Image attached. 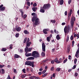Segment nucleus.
<instances>
[{"mask_svg":"<svg viewBox=\"0 0 79 79\" xmlns=\"http://www.w3.org/2000/svg\"><path fill=\"white\" fill-rule=\"evenodd\" d=\"M36 15V14L34 12L31 14V15L34 16L32 18L31 21L33 23V26L34 27H35L36 26H37L39 24V23H40L39 19L37 18V16L36 15Z\"/></svg>","mask_w":79,"mask_h":79,"instance_id":"obj_1","label":"nucleus"},{"mask_svg":"<svg viewBox=\"0 0 79 79\" xmlns=\"http://www.w3.org/2000/svg\"><path fill=\"white\" fill-rule=\"evenodd\" d=\"M32 56H33L35 58H37L39 57H40V54L37 51H34L32 52Z\"/></svg>","mask_w":79,"mask_h":79,"instance_id":"obj_2","label":"nucleus"},{"mask_svg":"<svg viewBox=\"0 0 79 79\" xmlns=\"http://www.w3.org/2000/svg\"><path fill=\"white\" fill-rule=\"evenodd\" d=\"M42 48L43 52L41 53V56L44 57V56H45V43H44L42 44Z\"/></svg>","mask_w":79,"mask_h":79,"instance_id":"obj_3","label":"nucleus"},{"mask_svg":"<svg viewBox=\"0 0 79 79\" xmlns=\"http://www.w3.org/2000/svg\"><path fill=\"white\" fill-rule=\"evenodd\" d=\"M34 61L31 62V61H27L25 62V65L30 66H31L32 68H34Z\"/></svg>","mask_w":79,"mask_h":79,"instance_id":"obj_4","label":"nucleus"},{"mask_svg":"<svg viewBox=\"0 0 79 79\" xmlns=\"http://www.w3.org/2000/svg\"><path fill=\"white\" fill-rule=\"evenodd\" d=\"M50 7V4L49 3L46 4L44 5L43 8L44 10H48Z\"/></svg>","mask_w":79,"mask_h":79,"instance_id":"obj_5","label":"nucleus"},{"mask_svg":"<svg viewBox=\"0 0 79 79\" xmlns=\"http://www.w3.org/2000/svg\"><path fill=\"white\" fill-rule=\"evenodd\" d=\"M64 32L65 33H69V26L68 25L67 26H65L64 28Z\"/></svg>","mask_w":79,"mask_h":79,"instance_id":"obj_6","label":"nucleus"},{"mask_svg":"<svg viewBox=\"0 0 79 79\" xmlns=\"http://www.w3.org/2000/svg\"><path fill=\"white\" fill-rule=\"evenodd\" d=\"M74 20L73 19V17H72L71 19V22H70L72 29H73V26H74Z\"/></svg>","mask_w":79,"mask_h":79,"instance_id":"obj_7","label":"nucleus"},{"mask_svg":"<svg viewBox=\"0 0 79 79\" xmlns=\"http://www.w3.org/2000/svg\"><path fill=\"white\" fill-rule=\"evenodd\" d=\"M3 6V5L2 4L0 6V11H3L5 10V7Z\"/></svg>","mask_w":79,"mask_h":79,"instance_id":"obj_8","label":"nucleus"},{"mask_svg":"<svg viewBox=\"0 0 79 79\" xmlns=\"http://www.w3.org/2000/svg\"><path fill=\"white\" fill-rule=\"evenodd\" d=\"M50 30L48 28L44 29L43 30V33L45 34H47V32H48Z\"/></svg>","mask_w":79,"mask_h":79,"instance_id":"obj_9","label":"nucleus"},{"mask_svg":"<svg viewBox=\"0 0 79 79\" xmlns=\"http://www.w3.org/2000/svg\"><path fill=\"white\" fill-rule=\"evenodd\" d=\"M15 30L18 32H20V31H21V28L19 27H15Z\"/></svg>","mask_w":79,"mask_h":79,"instance_id":"obj_10","label":"nucleus"},{"mask_svg":"<svg viewBox=\"0 0 79 79\" xmlns=\"http://www.w3.org/2000/svg\"><path fill=\"white\" fill-rule=\"evenodd\" d=\"M79 47L78 48V49L76 52V54H75V56L76 57H77V56H78V55L79 54Z\"/></svg>","mask_w":79,"mask_h":79,"instance_id":"obj_11","label":"nucleus"},{"mask_svg":"<svg viewBox=\"0 0 79 79\" xmlns=\"http://www.w3.org/2000/svg\"><path fill=\"white\" fill-rule=\"evenodd\" d=\"M14 57L15 58H20V56L17 54H15L14 55Z\"/></svg>","mask_w":79,"mask_h":79,"instance_id":"obj_12","label":"nucleus"},{"mask_svg":"<svg viewBox=\"0 0 79 79\" xmlns=\"http://www.w3.org/2000/svg\"><path fill=\"white\" fill-rule=\"evenodd\" d=\"M40 12L41 13H45V9H44L43 8H41L40 10Z\"/></svg>","mask_w":79,"mask_h":79,"instance_id":"obj_13","label":"nucleus"},{"mask_svg":"<svg viewBox=\"0 0 79 79\" xmlns=\"http://www.w3.org/2000/svg\"><path fill=\"white\" fill-rule=\"evenodd\" d=\"M27 53H26V52L25 54V55L27 57H28V56H31V55H32V54L31 53H29L27 54Z\"/></svg>","mask_w":79,"mask_h":79,"instance_id":"obj_14","label":"nucleus"},{"mask_svg":"<svg viewBox=\"0 0 79 79\" xmlns=\"http://www.w3.org/2000/svg\"><path fill=\"white\" fill-rule=\"evenodd\" d=\"M28 49H29V48L27 47H26L25 49V52H26V54L27 53V52H28Z\"/></svg>","mask_w":79,"mask_h":79,"instance_id":"obj_15","label":"nucleus"},{"mask_svg":"<svg viewBox=\"0 0 79 79\" xmlns=\"http://www.w3.org/2000/svg\"><path fill=\"white\" fill-rule=\"evenodd\" d=\"M32 10L34 12L36 11V10H37V7H33L32 8Z\"/></svg>","mask_w":79,"mask_h":79,"instance_id":"obj_16","label":"nucleus"},{"mask_svg":"<svg viewBox=\"0 0 79 79\" xmlns=\"http://www.w3.org/2000/svg\"><path fill=\"white\" fill-rule=\"evenodd\" d=\"M5 70H4V69H1V72L0 73H1V74H5Z\"/></svg>","mask_w":79,"mask_h":79,"instance_id":"obj_17","label":"nucleus"},{"mask_svg":"<svg viewBox=\"0 0 79 79\" xmlns=\"http://www.w3.org/2000/svg\"><path fill=\"white\" fill-rule=\"evenodd\" d=\"M24 33L25 34H29V33L26 30H25L23 31Z\"/></svg>","mask_w":79,"mask_h":79,"instance_id":"obj_18","label":"nucleus"},{"mask_svg":"<svg viewBox=\"0 0 79 79\" xmlns=\"http://www.w3.org/2000/svg\"><path fill=\"white\" fill-rule=\"evenodd\" d=\"M27 60H34V58L33 57H30L27 58Z\"/></svg>","mask_w":79,"mask_h":79,"instance_id":"obj_19","label":"nucleus"},{"mask_svg":"<svg viewBox=\"0 0 79 79\" xmlns=\"http://www.w3.org/2000/svg\"><path fill=\"white\" fill-rule=\"evenodd\" d=\"M56 39L57 40H60V35H56Z\"/></svg>","mask_w":79,"mask_h":79,"instance_id":"obj_20","label":"nucleus"},{"mask_svg":"<svg viewBox=\"0 0 79 79\" xmlns=\"http://www.w3.org/2000/svg\"><path fill=\"white\" fill-rule=\"evenodd\" d=\"M20 11L21 13V16L22 17L23 16V15H24V12L23 11V10L21 9H20L19 10Z\"/></svg>","mask_w":79,"mask_h":79,"instance_id":"obj_21","label":"nucleus"},{"mask_svg":"<svg viewBox=\"0 0 79 79\" xmlns=\"http://www.w3.org/2000/svg\"><path fill=\"white\" fill-rule=\"evenodd\" d=\"M36 77V76H32L29 77V79H34V78H35Z\"/></svg>","mask_w":79,"mask_h":79,"instance_id":"obj_22","label":"nucleus"},{"mask_svg":"<svg viewBox=\"0 0 79 79\" xmlns=\"http://www.w3.org/2000/svg\"><path fill=\"white\" fill-rule=\"evenodd\" d=\"M54 60V62L56 63H57L58 61V59L57 58H56Z\"/></svg>","mask_w":79,"mask_h":79,"instance_id":"obj_23","label":"nucleus"},{"mask_svg":"<svg viewBox=\"0 0 79 79\" xmlns=\"http://www.w3.org/2000/svg\"><path fill=\"white\" fill-rule=\"evenodd\" d=\"M64 2V1L63 0H61L60 2V5H63V3Z\"/></svg>","mask_w":79,"mask_h":79,"instance_id":"obj_24","label":"nucleus"},{"mask_svg":"<svg viewBox=\"0 0 79 79\" xmlns=\"http://www.w3.org/2000/svg\"><path fill=\"white\" fill-rule=\"evenodd\" d=\"M72 12H73V10H72V9H71L70 10V13L69 14V16H71V15H72Z\"/></svg>","mask_w":79,"mask_h":79,"instance_id":"obj_25","label":"nucleus"},{"mask_svg":"<svg viewBox=\"0 0 79 79\" xmlns=\"http://www.w3.org/2000/svg\"><path fill=\"white\" fill-rule=\"evenodd\" d=\"M27 41V37H26L23 40V43L25 44Z\"/></svg>","mask_w":79,"mask_h":79,"instance_id":"obj_26","label":"nucleus"},{"mask_svg":"<svg viewBox=\"0 0 79 79\" xmlns=\"http://www.w3.org/2000/svg\"><path fill=\"white\" fill-rule=\"evenodd\" d=\"M48 74V73H46L42 75V77H45V76H47V75Z\"/></svg>","mask_w":79,"mask_h":79,"instance_id":"obj_27","label":"nucleus"},{"mask_svg":"<svg viewBox=\"0 0 79 79\" xmlns=\"http://www.w3.org/2000/svg\"><path fill=\"white\" fill-rule=\"evenodd\" d=\"M51 22L52 23H56V20H51Z\"/></svg>","mask_w":79,"mask_h":79,"instance_id":"obj_28","label":"nucleus"},{"mask_svg":"<svg viewBox=\"0 0 79 79\" xmlns=\"http://www.w3.org/2000/svg\"><path fill=\"white\" fill-rule=\"evenodd\" d=\"M22 17L24 19H25L27 17V15L25 14L24 16L23 15Z\"/></svg>","mask_w":79,"mask_h":79,"instance_id":"obj_29","label":"nucleus"},{"mask_svg":"<svg viewBox=\"0 0 79 79\" xmlns=\"http://www.w3.org/2000/svg\"><path fill=\"white\" fill-rule=\"evenodd\" d=\"M27 5H28L29 6H31V3H30V2H29V1L27 2Z\"/></svg>","mask_w":79,"mask_h":79,"instance_id":"obj_30","label":"nucleus"},{"mask_svg":"<svg viewBox=\"0 0 79 79\" xmlns=\"http://www.w3.org/2000/svg\"><path fill=\"white\" fill-rule=\"evenodd\" d=\"M32 48H29L28 49V52H30L32 50Z\"/></svg>","mask_w":79,"mask_h":79,"instance_id":"obj_31","label":"nucleus"},{"mask_svg":"<svg viewBox=\"0 0 79 79\" xmlns=\"http://www.w3.org/2000/svg\"><path fill=\"white\" fill-rule=\"evenodd\" d=\"M5 65H1L0 64V68H2L4 67H5Z\"/></svg>","mask_w":79,"mask_h":79,"instance_id":"obj_32","label":"nucleus"},{"mask_svg":"<svg viewBox=\"0 0 79 79\" xmlns=\"http://www.w3.org/2000/svg\"><path fill=\"white\" fill-rule=\"evenodd\" d=\"M56 71H57L59 72V71H60V70H61V69L60 68H57V69H56Z\"/></svg>","mask_w":79,"mask_h":79,"instance_id":"obj_33","label":"nucleus"},{"mask_svg":"<svg viewBox=\"0 0 79 79\" xmlns=\"http://www.w3.org/2000/svg\"><path fill=\"white\" fill-rule=\"evenodd\" d=\"M19 33H17L15 35V37H16L18 38L19 37Z\"/></svg>","mask_w":79,"mask_h":79,"instance_id":"obj_34","label":"nucleus"},{"mask_svg":"<svg viewBox=\"0 0 79 79\" xmlns=\"http://www.w3.org/2000/svg\"><path fill=\"white\" fill-rule=\"evenodd\" d=\"M26 76V75H23L21 76L22 78H23V79H24L25 78V77Z\"/></svg>","mask_w":79,"mask_h":79,"instance_id":"obj_35","label":"nucleus"},{"mask_svg":"<svg viewBox=\"0 0 79 79\" xmlns=\"http://www.w3.org/2000/svg\"><path fill=\"white\" fill-rule=\"evenodd\" d=\"M6 50H7V49L5 48H2V51H3V52H5Z\"/></svg>","mask_w":79,"mask_h":79,"instance_id":"obj_36","label":"nucleus"},{"mask_svg":"<svg viewBox=\"0 0 79 79\" xmlns=\"http://www.w3.org/2000/svg\"><path fill=\"white\" fill-rule=\"evenodd\" d=\"M37 6V3L36 2H35L33 4V6L34 7H35Z\"/></svg>","mask_w":79,"mask_h":79,"instance_id":"obj_37","label":"nucleus"},{"mask_svg":"<svg viewBox=\"0 0 79 79\" xmlns=\"http://www.w3.org/2000/svg\"><path fill=\"white\" fill-rule=\"evenodd\" d=\"M48 59H45L43 61V63H45V62H47V61H48Z\"/></svg>","mask_w":79,"mask_h":79,"instance_id":"obj_38","label":"nucleus"},{"mask_svg":"<svg viewBox=\"0 0 79 79\" xmlns=\"http://www.w3.org/2000/svg\"><path fill=\"white\" fill-rule=\"evenodd\" d=\"M30 45L29 42H27V47H30Z\"/></svg>","mask_w":79,"mask_h":79,"instance_id":"obj_39","label":"nucleus"},{"mask_svg":"<svg viewBox=\"0 0 79 79\" xmlns=\"http://www.w3.org/2000/svg\"><path fill=\"white\" fill-rule=\"evenodd\" d=\"M47 41H48V42H50V37H47Z\"/></svg>","mask_w":79,"mask_h":79,"instance_id":"obj_40","label":"nucleus"},{"mask_svg":"<svg viewBox=\"0 0 79 79\" xmlns=\"http://www.w3.org/2000/svg\"><path fill=\"white\" fill-rule=\"evenodd\" d=\"M74 41H73L72 42V46L73 47L74 46Z\"/></svg>","mask_w":79,"mask_h":79,"instance_id":"obj_41","label":"nucleus"},{"mask_svg":"<svg viewBox=\"0 0 79 79\" xmlns=\"http://www.w3.org/2000/svg\"><path fill=\"white\" fill-rule=\"evenodd\" d=\"M55 63V61L54 60H52L51 61V64H54V63Z\"/></svg>","mask_w":79,"mask_h":79,"instance_id":"obj_42","label":"nucleus"},{"mask_svg":"<svg viewBox=\"0 0 79 79\" xmlns=\"http://www.w3.org/2000/svg\"><path fill=\"white\" fill-rule=\"evenodd\" d=\"M75 76H76V77H77V76H78V73H77L76 72L75 73Z\"/></svg>","mask_w":79,"mask_h":79,"instance_id":"obj_43","label":"nucleus"},{"mask_svg":"<svg viewBox=\"0 0 79 79\" xmlns=\"http://www.w3.org/2000/svg\"><path fill=\"white\" fill-rule=\"evenodd\" d=\"M69 36H67V37L66 42H68L69 41Z\"/></svg>","mask_w":79,"mask_h":79,"instance_id":"obj_44","label":"nucleus"},{"mask_svg":"<svg viewBox=\"0 0 79 79\" xmlns=\"http://www.w3.org/2000/svg\"><path fill=\"white\" fill-rule=\"evenodd\" d=\"M22 71L23 72V73H26V69H23L22 70Z\"/></svg>","mask_w":79,"mask_h":79,"instance_id":"obj_45","label":"nucleus"},{"mask_svg":"<svg viewBox=\"0 0 79 79\" xmlns=\"http://www.w3.org/2000/svg\"><path fill=\"white\" fill-rule=\"evenodd\" d=\"M46 71H47V70H44V71H43L42 72V74H45V73Z\"/></svg>","mask_w":79,"mask_h":79,"instance_id":"obj_46","label":"nucleus"},{"mask_svg":"<svg viewBox=\"0 0 79 79\" xmlns=\"http://www.w3.org/2000/svg\"><path fill=\"white\" fill-rule=\"evenodd\" d=\"M76 62H77V59H75L74 61V64H76Z\"/></svg>","mask_w":79,"mask_h":79,"instance_id":"obj_47","label":"nucleus"},{"mask_svg":"<svg viewBox=\"0 0 79 79\" xmlns=\"http://www.w3.org/2000/svg\"><path fill=\"white\" fill-rule=\"evenodd\" d=\"M14 73H16L17 71H16V69H14Z\"/></svg>","mask_w":79,"mask_h":79,"instance_id":"obj_48","label":"nucleus"},{"mask_svg":"<svg viewBox=\"0 0 79 79\" xmlns=\"http://www.w3.org/2000/svg\"><path fill=\"white\" fill-rule=\"evenodd\" d=\"M73 36L72 35L71 37H70V40H73Z\"/></svg>","mask_w":79,"mask_h":79,"instance_id":"obj_49","label":"nucleus"},{"mask_svg":"<svg viewBox=\"0 0 79 79\" xmlns=\"http://www.w3.org/2000/svg\"><path fill=\"white\" fill-rule=\"evenodd\" d=\"M68 61V59H67L64 60L63 63L64 64L65 63H66V61Z\"/></svg>","mask_w":79,"mask_h":79,"instance_id":"obj_50","label":"nucleus"},{"mask_svg":"<svg viewBox=\"0 0 79 79\" xmlns=\"http://www.w3.org/2000/svg\"><path fill=\"white\" fill-rule=\"evenodd\" d=\"M76 68V65H74L73 67H72V69H74Z\"/></svg>","mask_w":79,"mask_h":79,"instance_id":"obj_51","label":"nucleus"},{"mask_svg":"<svg viewBox=\"0 0 79 79\" xmlns=\"http://www.w3.org/2000/svg\"><path fill=\"white\" fill-rule=\"evenodd\" d=\"M6 79H11V78H10V76L9 75H8V76Z\"/></svg>","mask_w":79,"mask_h":79,"instance_id":"obj_52","label":"nucleus"},{"mask_svg":"<svg viewBox=\"0 0 79 79\" xmlns=\"http://www.w3.org/2000/svg\"><path fill=\"white\" fill-rule=\"evenodd\" d=\"M68 57L69 60H71L72 57L71 56L69 55Z\"/></svg>","mask_w":79,"mask_h":79,"instance_id":"obj_53","label":"nucleus"},{"mask_svg":"<svg viewBox=\"0 0 79 79\" xmlns=\"http://www.w3.org/2000/svg\"><path fill=\"white\" fill-rule=\"evenodd\" d=\"M29 69H30L29 68H27L26 69V71H27V72H29Z\"/></svg>","mask_w":79,"mask_h":79,"instance_id":"obj_54","label":"nucleus"},{"mask_svg":"<svg viewBox=\"0 0 79 79\" xmlns=\"http://www.w3.org/2000/svg\"><path fill=\"white\" fill-rule=\"evenodd\" d=\"M54 69V67H52L51 68V71H53Z\"/></svg>","mask_w":79,"mask_h":79,"instance_id":"obj_55","label":"nucleus"},{"mask_svg":"<svg viewBox=\"0 0 79 79\" xmlns=\"http://www.w3.org/2000/svg\"><path fill=\"white\" fill-rule=\"evenodd\" d=\"M71 0H69L68 1V4H70L71 3Z\"/></svg>","mask_w":79,"mask_h":79,"instance_id":"obj_56","label":"nucleus"},{"mask_svg":"<svg viewBox=\"0 0 79 79\" xmlns=\"http://www.w3.org/2000/svg\"><path fill=\"white\" fill-rule=\"evenodd\" d=\"M62 62V61H58L57 62L56 64H58L59 63H61Z\"/></svg>","mask_w":79,"mask_h":79,"instance_id":"obj_57","label":"nucleus"},{"mask_svg":"<svg viewBox=\"0 0 79 79\" xmlns=\"http://www.w3.org/2000/svg\"><path fill=\"white\" fill-rule=\"evenodd\" d=\"M23 52V49L20 50V53H22V52Z\"/></svg>","mask_w":79,"mask_h":79,"instance_id":"obj_58","label":"nucleus"},{"mask_svg":"<svg viewBox=\"0 0 79 79\" xmlns=\"http://www.w3.org/2000/svg\"><path fill=\"white\" fill-rule=\"evenodd\" d=\"M29 41H30V40L29 38H28L27 42H29Z\"/></svg>","mask_w":79,"mask_h":79,"instance_id":"obj_59","label":"nucleus"},{"mask_svg":"<svg viewBox=\"0 0 79 79\" xmlns=\"http://www.w3.org/2000/svg\"><path fill=\"white\" fill-rule=\"evenodd\" d=\"M67 11H65L64 13L65 16H66L67 15Z\"/></svg>","mask_w":79,"mask_h":79,"instance_id":"obj_60","label":"nucleus"},{"mask_svg":"<svg viewBox=\"0 0 79 79\" xmlns=\"http://www.w3.org/2000/svg\"><path fill=\"white\" fill-rule=\"evenodd\" d=\"M77 39H79V34H77Z\"/></svg>","mask_w":79,"mask_h":79,"instance_id":"obj_61","label":"nucleus"},{"mask_svg":"<svg viewBox=\"0 0 79 79\" xmlns=\"http://www.w3.org/2000/svg\"><path fill=\"white\" fill-rule=\"evenodd\" d=\"M42 74V72H39L38 73L39 75H40V74Z\"/></svg>","mask_w":79,"mask_h":79,"instance_id":"obj_62","label":"nucleus"},{"mask_svg":"<svg viewBox=\"0 0 79 79\" xmlns=\"http://www.w3.org/2000/svg\"><path fill=\"white\" fill-rule=\"evenodd\" d=\"M51 33L52 34H53V33H54L53 31L51 30Z\"/></svg>","mask_w":79,"mask_h":79,"instance_id":"obj_63","label":"nucleus"},{"mask_svg":"<svg viewBox=\"0 0 79 79\" xmlns=\"http://www.w3.org/2000/svg\"><path fill=\"white\" fill-rule=\"evenodd\" d=\"M13 32H16V30H15V28H13Z\"/></svg>","mask_w":79,"mask_h":79,"instance_id":"obj_64","label":"nucleus"}]
</instances>
